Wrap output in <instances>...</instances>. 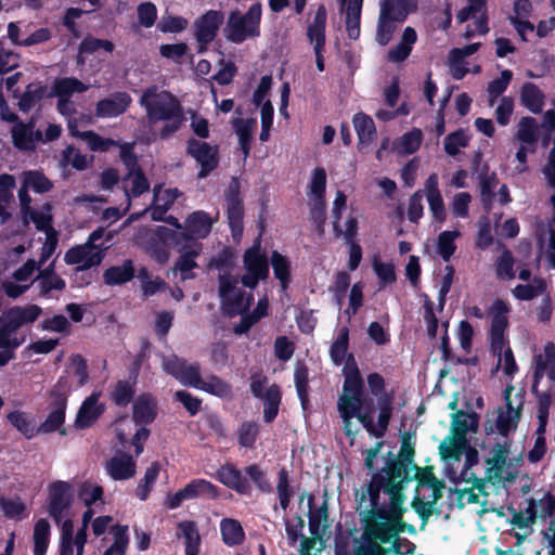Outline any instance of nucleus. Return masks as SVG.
I'll list each match as a JSON object with an SVG mask.
<instances>
[{
  "mask_svg": "<svg viewBox=\"0 0 555 555\" xmlns=\"http://www.w3.org/2000/svg\"><path fill=\"white\" fill-rule=\"evenodd\" d=\"M370 500V508L360 512V522H365V532L373 539L389 542L404 532L415 534L413 525L404 520L406 499L404 490L393 486L386 490H362L360 500Z\"/></svg>",
  "mask_w": 555,
  "mask_h": 555,
  "instance_id": "1",
  "label": "nucleus"
},
{
  "mask_svg": "<svg viewBox=\"0 0 555 555\" xmlns=\"http://www.w3.org/2000/svg\"><path fill=\"white\" fill-rule=\"evenodd\" d=\"M139 103L145 108L150 125L165 121L159 131L160 139H169L181 128L184 120L183 108L180 101L169 91L158 92L156 86H151L143 91Z\"/></svg>",
  "mask_w": 555,
  "mask_h": 555,
  "instance_id": "2",
  "label": "nucleus"
},
{
  "mask_svg": "<svg viewBox=\"0 0 555 555\" xmlns=\"http://www.w3.org/2000/svg\"><path fill=\"white\" fill-rule=\"evenodd\" d=\"M163 369L184 386L202 390L220 399H230L233 395L231 384L218 375L210 374L206 379H203L198 362L189 363L184 358L171 354L164 358Z\"/></svg>",
  "mask_w": 555,
  "mask_h": 555,
  "instance_id": "3",
  "label": "nucleus"
},
{
  "mask_svg": "<svg viewBox=\"0 0 555 555\" xmlns=\"http://www.w3.org/2000/svg\"><path fill=\"white\" fill-rule=\"evenodd\" d=\"M415 449L411 442V434L404 433L398 456L388 452L385 467L372 475L365 490H386L388 487L405 489V485L413 480L411 472L417 468L414 463Z\"/></svg>",
  "mask_w": 555,
  "mask_h": 555,
  "instance_id": "4",
  "label": "nucleus"
},
{
  "mask_svg": "<svg viewBox=\"0 0 555 555\" xmlns=\"http://www.w3.org/2000/svg\"><path fill=\"white\" fill-rule=\"evenodd\" d=\"M393 390L384 393L376 400L378 409L377 423L374 422L375 411L354 409L353 414L350 408L337 406L344 423V433L347 437L353 438L357 431L351 429V420L357 418L365 430L375 438H383L388 430L393 414Z\"/></svg>",
  "mask_w": 555,
  "mask_h": 555,
  "instance_id": "5",
  "label": "nucleus"
},
{
  "mask_svg": "<svg viewBox=\"0 0 555 555\" xmlns=\"http://www.w3.org/2000/svg\"><path fill=\"white\" fill-rule=\"evenodd\" d=\"M216 479L240 495L251 494L250 482L262 493L272 491L267 473L258 464H250L240 469L232 463H225L217 469Z\"/></svg>",
  "mask_w": 555,
  "mask_h": 555,
  "instance_id": "6",
  "label": "nucleus"
},
{
  "mask_svg": "<svg viewBox=\"0 0 555 555\" xmlns=\"http://www.w3.org/2000/svg\"><path fill=\"white\" fill-rule=\"evenodd\" d=\"M509 312V306L502 299H495L489 310L491 318L489 340L490 351L498 358V366L501 364L502 358L504 359V374L513 376L518 367L514 358L513 350L509 346L504 350L505 344V332L508 327L507 313Z\"/></svg>",
  "mask_w": 555,
  "mask_h": 555,
  "instance_id": "7",
  "label": "nucleus"
},
{
  "mask_svg": "<svg viewBox=\"0 0 555 555\" xmlns=\"http://www.w3.org/2000/svg\"><path fill=\"white\" fill-rule=\"evenodd\" d=\"M262 5L260 2L253 3L246 13L242 14L237 9L229 13L224 37L232 43L240 44L248 38L260 36V23Z\"/></svg>",
  "mask_w": 555,
  "mask_h": 555,
  "instance_id": "8",
  "label": "nucleus"
},
{
  "mask_svg": "<svg viewBox=\"0 0 555 555\" xmlns=\"http://www.w3.org/2000/svg\"><path fill=\"white\" fill-rule=\"evenodd\" d=\"M361 527V535L353 539V555H413L415 552V544L406 538L397 535L383 542L366 534L365 522Z\"/></svg>",
  "mask_w": 555,
  "mask_h": 555,
  "instance_id": "9",
  "label": "nucleus"
},
{
  "mask_svg": "<svg viewBox=\"0 0 555 555\" xmlns=\"http://www.w3.org/2000/svg\"><path fill=\"white\" fill-rule=\"evenodd\" d=\"M413 10L397 3L395 0H382L380 11L377 23L376 41L380 46H386L392 38L396 30V22L405 21Z\"/></svg>",
  "mask_w": 555,
  "mask_h": 555,
  "instance_id": "10",
  "label": "nucleus"
},
{
  "mask_svg": "<svg viewBox=\"0 0 555 555\" xmlns=\"http://www.w3.org/2000/svg\"><path fill=\"white\" fill-rule=\"evenodd\" d=\"M220 496V489L204 478H195L188 482L182 489L165 499V506L168 509L179 508L184 501L196 499L217 500Z\"/></svg>",
  "mask_w": 555,
  "mask_h": 555,
  "instance_id": "11",
  "label": "nucleus"
},
{
  "mask_svg": "<svg viewBox=\"0 0 555 555\" xmlns=\"http://www.w3.org/2000/svg\"><path fill=\"white\" fill-rule=\"evenodd\" d=\"M218 281V293L223 312L229 317H235L244 312L248 308L253 296L250 295L247 302H245V292L236 287L237 280L230 273L220 274Z\"/></svg>",
  "mask_w": 555,
  "mask_h": 555,
  "instance_id": "12",
  "label": "nucleus"
},
{
  "mask_svg": "<svg viewBox=\"0 0 555 555\" xmlns=\"http://www.w3.org/2000/svg\"><path fill=\"white\" fill-rule=\"evenodd\" d=\"M60 378L56 385L50 390L49 398V414L47 418L39 425L37 433L50 434L57 431L62 428L65 422L67 396L64 391L65 385Z\"/></svg>",
  "mask_w": 555,
  "mask_h": 555,
  "instance_id": "13",
  "label": "nucleus"
},
{
  "mask_svg": "<svg viewBox=\"0 0 555 555\" xmlns=\"http://www.w3.org/2000/svg\"><path fill=\"white\" fill-rule=\"evenodd\" d=\"M243 266L246 273L242 275L241 283L249 289H255L260 281L269 278V261L259 246L255 245L245 250Z\"/></svg>",
  "mask_w": 555,
  "mask_h": 555,
  "instance_id": "14",
  "label": "nucleus"
},
{
  "mask_svg": "<svg viewBox=\"0 0 555 555\" xmlns=\"http://www.w3.org/2000/svg\"><path fill=\"white\" fill-rule=\"evenodd\" d=\"M186 155L199 165L198 179L208 177L219 165V147L205 141L191 138L186 141Z\"/></svg>",
  "mask_w": 555,
  "mask_h": 555,
  "instance_id": "15",
  "label": "nucleus"
},
{
  "mask_svg": "<svg viewBox=\"0 0 555 555\" xmlns=\"http://www.w3.org/2000/svg\"><path fill=\"white\" fill-rule=\"evenodd\" d=\"M337 406L350 408V412L354 409L375 411L377 408L373 398L364 396V382L358 376L345 378Z\"/></svg>",
  "mask_w": 555,
  "mask_h": 555,
  "instance_id": "16",
  "label": "nucleus"
},
{
  "mask_svg": "<svg viewBox=\"0 0 555 555\" xmlns=\"http://www.w3.org/2000/svg\"><path fill=\"white\" fill-rule=\"evenodd\" d=\"M513 385H507L503 392V399L505 401L506 411L499 410V414L495 421V427L498 433L502 437H507L511 433L517 429L518 423L521 418V412L524 408V393L518 392L516 398L519 399L517 406L512 403V392L514 391Z\"/></svg>",
  "mask_w": 555,
  "mask_h": 555,
  "instance_id": "17",
  "label": "nucleus"
},
{
  "mask_svg": "<svg viewBox=\"0 0 555 555\" xmlns=\"http://www.w3.org/2000/svg\"><path fill=\"white\" fill-rule=\"evenodd\" d=\"M227 219L233 237L241 236L244 229V203L240 192V183L233 180L225 192Z\"/></svg>",
  "mask_w": 555,
  "mask_h": 555,
  "instance_id": "18",
  "label": "nucleus"
},
{
  "mask_svg": "<svg viewBox=\"0 0 555 555\" xmlns=\"http://www.w3.org/2000/svg\"><path fill=\"white\" fill-rule=\"evenodd\" d=\"M224 20V14L220 10H209L195 21L196 41L206 46L215 40L219 28Z\"/></svg>",
  "mask_w": 555,
  "mask_h": 555,
  "instance_id": "19",
  "label": "nucleus"
},
{
  "mask_svg": "<svg viewBox=\"0 0 555 555\" xmlns=\"http://www.w3.org/2000/svg\"><path fill=\"white\" fill-rule=\"evenodd\" d=\"M72 487L68 482L57 480L49 486V515L60 522L63 517V512L69 507L72 501Z\"/></svg>",
  "mask_w": 555,
  "mask_h": 555,
  "instance_id": "20",
  "label": "nucleus"
},
{
  "mask_svg": "<svg viewBox=\"0 0 555 555\" xmlns=\"http://www.w3.org/2000/svg\"><path fill=\"white\" fill-rule=\"evenodd\" d=\"M132 99L126 91H116L107 98L98 101L95 116L99 118H112L124 114L130 106Z\"/></svg>",
  "mask_w": 555,
  "mask_h": 555,
  "instance_id": "21",
  "label": "nucleus"
},
{
  "mask_svg": "<svg viewBox=\"0 0 555 555\" xmlns=\"http://www.w3.org/2000/svg\"><path fill=\"white\" fill-rule=\"evenodd\" d=\"M103 251L101 249L93 251L90 245H77L70 247L64 256L67 264H77V271L91 269L99 266L103 260Z\"/></svg>",
  "mask_w": 555,
  "mask_h": 555,
  "instance_id": "22",
  "label": "nucleus"
},
{
  "mask_svg": "<svg viewBox=\"0 0 555 555\" xmlns=\"http://www.w3.org/2000/svg\"><path fill=\"white\" fill-rule=\"evenodd\" d=\"M42 313V308L38 305H28L25 307L14 306L8 309L0 319H4L3 325L11 331H17L25 324L34 323Z\"/></svg>",
  "mask_w": 555,
  "mask_h": 555,
  "instance_id": "23",
  "label": "nucleus"
},
{
  "mask_svg": "<svg viewBox=\"0 0 555 555\" xmlns=\"http://www.w3.org/2000/svg\"><path fill=\"white\" fill-rule=\"evenodd\" d=\"M425 192L433 219L439 223L444 222L447 211L439 190V179L437 173H430L425 181Z\"/></svg>",
  "mask_w": 555,
  "mask_h": 555,
  "instance_id": "24",
  "label": "nucleus"
},
{
  "mask_svg": "<svg viewBox=\"0 0 555 555\" xmlns=\"http://www.w3.org/2000/svg\"><path fill=\"white\" fill-rule=\"evenodd\" d=\"M105 470L113 480H127L134 477L137 463L132 455L120 453L106 461Z\"/></svg>",
  "mask_w": 555,
  "mask_h": 555,
  "instance_id": "25",
  "label": "nucleus"
},
{
  "mask_svg": "<svg viewBox=\"0 0 555 555\" xmlns=\"http://www.w3.org/2000/svg\"><path fill=\"white\" fill-rule=\"evenodd\" d=\"M545 359L538 354L534 357V371H533V383L531 387L532 392L538 391V385L547 373L551 380L555 382V344L552 341L546 343L544 346Z\"/></svg>",
  "mask_w": 555,
  "mask_h": 555,
  "instance_id": "26",
  "label": "nucleus"
},
{
  "mask_svg": "<svg viewBox=\"0 0 555 555\" xmlns=\"http://www.w3.org/2000/svg\"><path fill=\"white\" fill-rule=\"evenodd\" d=\"M157 416V401L151 393H141L132 405V421L140 426L152 424Z\"/></svg>",
  "mask_w": 555,
  "mask_h": 555,
  "instance_id": "27",
  "label": "nucleus"
},
{
  "mask_svg": "<svg viewBox=\"0 0 555 555\" xmlns=\"http://www.w3.org/2000/svg\"><path fill=\"white\" fill-rule=\"evenodd\" d=\"M104 411L105 405L99 403V396L92 393L82 402L77 412L75 420L76 427L80 429L90 428Z\"/></svg>",
  "mask_w": 555,
  "mask_h": 555,
  "instance_id": "28",
  "label": "nucleus"
},
{
  "mask_svg": "<svg viewBox=\"0 0 555 555\" xmlns=\"http://www.w3.org/2000/svg\"><path fill=\"white\" fill-rule=\"evenodd\" d=\"M88 87L75 77H65L56 79L49 96L56 95L59 98L57 109L61 114H65L64 103L68 102V98L77 92L82 93Z\"/></svg>",
  "mask_w": 555,
  "mask_h": 555,
  "instance_id": "29",
  "label": "nucleus"
},
{
  "mask_svg": "<svg viewBox=\"0 0 555 555\" xmlns=\"http://www.w3.org/2000/svg\"><path fill=\"white\" fill-rule=\"evenodd\" d=\"M179 251L181 255L172 267L173 273H180L182 282L195 279L196 274L193 270L198 267L195 259L199 256V250L193 248L186 249V246H183L179 248Z\"/></svg>",
  "mask_w": 555,
  "mask_h": 555,
  "instance_id": "30",
  "label": "nucleus"
},
{
  "mask_svg": "<svg viewBox=\"0 0 555 555\" xmlns=\"http://www.w3.org/2000/svg\"><path fill=\"white\" fill-rule=\"evenodd\" d=\"M177 538L184 539L185 555H198L201 550V535L194 520H182L177 525Z\"/></svg>",
  "mask_w": 555,
  "mask_h": 555,
  "instance_id": "31",
  "label": "nucleus"
},
{
  "mask_svg": "<svg viewBox=\"0 0 555 555\" xmlns=\"http://www.w3.org/2000/svg\"><path fill=\"white\" fill-rule=\"evenodd\" d=\"M135 276L133 261L124 260L121 266H111L103 273L104 283L108 286L122 285Z\"/></svg>",
  "mask_w": 555,
  "mask_h": 555,
  "instance_id": "32",
  "label": "nucleus"
},
{
  "mask_svg": "<svg viewBox=\"0 0 555 555\" xmlns=\"http://www.w3.org/2000/svg\"><path fill=\"white\" fill-rule=\"evenodd\" d=\"M352 121L358 135L359 146L366 147L371 145L377 134L372 117L364 113H357Z\"/></svg>",
  "mask_w": 555,
  "mask_h": 555,
  "instance_id": "33",
  "label": "nucleus"
},
{
  "mask_svg": "<svg viewBox=\"0 0 555 555\" xmlns=\"http://www.w3.org/2000/svg\"><path fill=\"white\" fill-rule=\"evenodd\" d=\"M184 224L193 238H205L211 232L212 220L206 211L196 210L189 215Z\"/></svg>",
  "mask_w": 555,
  "mask_h": 555,
  "instance_id": "34",
  "label": "nucleus"
},
{
  "mask_svg": "<svg viewBox=\"0 0 555 555\" xmlns=\"http://www.w3.org/2000/svg\"><path fill=\"white\" fill-rule=\"evenodd\" d=\"M364 0H348L345 14V24L347 36L351 40H357L360 37L361 28H360V20L362 5ZM343 3L346 0H341Z\"/></svg>",
  "mask_w": 555,
  "mask_h": 555,
  "instance_id": "35",
  "label": "nucleus"
},
{
  "mask_svg": "<svg viewBox=\"0 0 555 555\" xmlns=\"http://www.w3.org/2000/svg\"><path fill=\"white\" fill-rule=\"evenodd\" d=\"M511 442L504 441L503 443L496 442L493 446V456L486 460L488 468L489 479L491 473H494V478L501 479L504 466L506 465L507 455L509 453Z\"/></svg>",
  "mask_w": 555,
  "mask_h": 555,
  "instance_id": "36",
  "label": "nucleus"
},
{
  "mask_svg": "<svg viewBox=\"0 0 555 555\" xmlns=\"http://www.w3.org/2000/svg\"><path fill=\"white\" fill-rule=\"evenodd\" d=\"M349 332L348 326L339 327L337 336L330 347V358L335 365L343 364L349 354Z\"/></svg>",
  "mask_w": 555,
  "mask_h": 555,
  "instance_id": "37",
  "label": "nucleus"
},
{
  "mask_svg": "<svg viewBox=\"0 0 555 555\" xmlns=\"http://www.w3.org/2000/svg\"><path fill=\"white\" fill-rule=\"evenodd\" d=\"M48 87L46 85L30 82L26 86L24 93L18 101V108L23 113H28L37 102L48 95Z\"/></svg>",
  "mask_w": 555,
  "mask_h": 555,
  "instance_id": "38",
  "label": "nucleus"
},
{
  "mask_svg": "<svg viewBox=\"0 0 555 555\" xmlns=\"http://www.w3.org/2000/svg\"><path fill=\"white\" fill-rule=\"evenodd\" d=\"M21 177L22 182L35 193L44 194L53 189V182L40 170H25Z\"/></svg>",
  "mask_w": 555,
  "mask_h": 555,
  "instance_id": "39",
  "label": "nucleus"
},
{
  "mask_svg": "<svg viewBox=\"0 0 555 555\" xmlns=\"http://www.w3.org/2000/svg\"><path fill=\"white\" fill-rule=\"evenodd\" d=\"M270 263L272 266L275 279L280 282L281 288L285 291L291 284L289 259L278 250H273L271 253Z\"/></svg>",
  "mask_w": 555,
  "mask_h": 555,
  "instance_id": "40",
  "label": "nucleus"
},
{
  "mask_svg": "<svg viewBox=\"0 0 555 555\" xmlns=\"http://www.w3.org/2000/svg\"><path fill=\"white\" fill-rule=\"evenodd\" d=\"M222 541L228 546L238 545L244 541L245 533L241 522L233 518H223L220 522Z\"/></svg>",
  "mask_w": 555,
  "mask_h": 555,
  "instance_id": "41",
  "label": "nucleus"
},
{
  "mask_svg": "<svg viewBox=\"0 0 555 555\" xmlns=\"http://www.w3.org/2000/svg\"><path fill=\"white\" fill-rule=\"evenodd\" d=\"M520 100L525 107L533 114H539L544 104L542 91L532 82H526L520 92Z\"/></svg>",
  "mask_w": 555,
  "mask_h": 555,
  "instance_id": "42",
  "label": "nucleus"
},
{
  "mask_svg": "<svg viewBox=\"0 0 555 555\" xmlns=\"http://www.w3.org/2000/svg\"><path fill=\"white\" fill-rule=\"evenodd\" d=\"M295 387L304 410L309 405V369L305 363L298 362L294 371Z\"/></svg>",
  "mask_w": 555,
  "mask_h": 555,
  "instance_id": "43",
  "label": "nucleus"
},
{
  "mask_svg": "<svg viewBox=\"0 0 555 555\" xmlns=\"http://www.w3.org/2000/svg\"><path fill=\"white\" fill-rule=\"evenodd\" d=\"M15 185L16 181L14 176L10 173L0 175V218L3 223L11 217L5 205L13 199V189Z\"/></svg>",
  "mask_w": 555,
  "mask_h": 555,
  "instance_id": "44",
  "label": "nucleus"
},
{
  "mask_svg": "<svg viewBox=\"0 0 555 555\" xmlns=\"http://www.w3.org/2000/svg\"><path fill=\"white\" fill-rule=\"evenodd\" d=\"M51 527L46 518H40L34 527V555H46L50 543Z\"/></svg>",
  "mask_w": 555,
  "mask_h": 555,
  "instance_id": "45",
  "label": "nucleus"
},
{
  "mask_svg": "<svg viewBox=\"0 0 555 555\" xmlns=\"http://www.w3.org/2000/svg\"><path fill=\"white\" fill-rule=\"evenodd\" d=\"M7 420L26 439H31L38 434L34 425V420L26 412L14 410L8 413Z\"/></svg>",
  "mask_w": 555,
  "mask_h": 555,
  "instance_id": "46",
  "label": "nucleus"
},
{
  "mask_svg": "<svg viewBox=\"0 0 555 555\" xmlns=\"http://www.w3.org/2000/svg\"><path fill=\"white\" fill-rule=\"evenodd\" d=\"M539 137L540 131L537 119L530 116L522 117L518 122L517 140L525 144L534 145Z\"/></svg>",
  "mask_w": 555,
  "mask_h": 555,
  "instance_id": "47",
  "label": "nucleus"
},
{
  "mask_svg": "<svg viewBox=\"0 0 555 555\" xmlns=\"http://www.w3.org/2000/svg\"><path fill=\"white\" fill-rule=\"evenodd\" d=\"M263 409V421L266 423H272L278 413L282 400L281 389L276 384L271 385L266 391V398Z\"/></svg>",
  "mask_w": 555,
  "mask_h": 555,
  "instance_id": "48",
  "label": "nucleus"
},
{
  "mask_svg": "<svg viewBox=\"0 0 555 555\" xmlns=\"http://www.w3.org/2000/svg\"><path fill=\"white\" fill-rule=\"evenodd\" d=\"M160 472V464L158 462H152L146 468L144 478L138 483L135 488V495L142 500H147Z\"/></svg>",
  "mask_w": 555,
  "mask_h": 555,
  "instance_id": "49",
  "label": "nucleus"
},
{
  "mask_svg": "<svg viewBox=\"0 0 555 555\" xmlns=\"http://www.w3.org/2000/svg\"><path fill=\"white\" fill-rule=\"evenodd\" d=\"M461 236L459 230L443 231L437 238V251L444 261H449L456 250L455 238Z\"/></svg>",
  "mask_w": 555,
  "mask_h": 555,
  "instance_id": "50",
  "label": "nucleus"
},
{
  "mask_svg": "<svg viewBox=\"0 0 555 555\" xmlns=\"http://www.w3.org/2000/svg\"><path fill=\"white\" fill-rule=\"evenodd\" d=\"M314 495L313 494H309L308 495V505H309V514H308V517H309V529H310V532L313 537H319L320 534V524H321V520H324L326 521L327 518H328V507H327V502L324 501L322 503V505L313 511L312 509V506L314 504Z\"/></svg>",
  "mask_w": 555,
  "mask_h": 555,
  "instance_id": "51",
  "label": "nucleus"
},
{
  "mask_svg": "<svg viewBox=\"0 0 555 555\" xmlns=\"http://www.w3.org/2000/svg\"><path fill=\"white\" fill-rule=\"evenodd\" d=\"M112 533L114 542L103 555H126L129 544L128 527L116 525L112 528Z\"/></svg>",
  "mask_w": 555,
  "mask_h": 555,
  "instance_id": "52",
  "label": "nucleus"
},
{
  "mask_svg": "<svg viewBox=\"0 0 555 555\" xmlns=\"http://www.w3.org/2000/svg\"><path fill=\"white\" fill-rule=\"evenodd\" d=\"M449 441H442L439 446V453L442 460H455L459 461L461 455L463 454L467 440H462V438L453 437L448 438Z\"/></svg>",
  "mask_w": 555,
  "mask_h": 555,
  "instance_id": "53",
  "label": "nucleus"
},
{
  "mask_svg": "<svg viewBox=\"0 0 555 555\" xmlns=\"http://www.w3.org/2000/svg\"><path fill=\"white\" fill-rule=\"evenodd\" d=\"M276 493L281 508L286 511L289 507L294 491L289 483L288 470L285 467H282L278 473Z\"/></svg>",
  "mask_w": 555,
  "mask_h": 555,
  "instance_id": "54",
  "label": "nucleus"
},
{
  "mask_svg": "<svg viewBox=\"0 0 555 555\" xmlns=\"http://www.w3.org/2000/svg\"><path fill=\"white\" fill-rule=\"evenodd\" d=\"M134 393L133 384L128 380H118L111 392V400L115 405L125 408L132 401Z\"/></svg>",
  "mask_w": 555,
  "mask_h": 555,
  "instance_id": "55",
  "label": "nucleus"
},
{
  "mask_svg": "<svg viewBox=\"0 0 555 555\" xmlns=\"http://www.w3.org/2000/svg\"><path fill=\"white\" fill-rule=\"evenodd\" d=\"M100 49L112 53L115 49V46L107 39L95 38L91 35H87L78 46L79 53L86 55L93 54Z\"/></svg>",
  "mask_w": 555,
  "mask_h": 555,
  "instance_id": "56",
  "label": "nucleus"
},
{
  "mask_svg": "<svg viewBox=\"0 0 555 555\" xmlns=\"http://www.w3.org/2000/svg\"><path fill=\"white\" fill-rule=\"evenodd\" d=\"M81 140L87 143L92 152H107L111 147L118 144L115 140L103 138L93 130L83 131L81 133Z\"/></svg>",
  "mask_w": 555,
  "mask_h": 555,
  "instance_id": "57",
  "label": "nucleus"
},
{
  "mask_svg": "<svg viewBox=\"0 0 555 555\" xmlns=\"http://www.w3.org/2000/svg\"><path fill=\"white\" fill-rule=\"evenodd\" d=\"M259 435L256 422H243L237 430V441L242 448L254 449Z\"/></svg>",
  "mask_w": 555,
  "mask_h": 555,
  "instance_id": "58",
  "label": "nucleus"
},
{
  "mask_svg": "<svg viewBox=\"0 0 555 555\" xmlns=\"http://www.w3.org/2000/svg\"><path fill=\"white\" fill-rule=\"evenodd\" d=\"M512 79V70L504 69L501 72V76L499 78H495L488 83L487 92L489 94L490 105H493L494 101L505 92Z\"/></svg>",
  "mask_w": 555,
  "mask_h": 555,
  "instance_id": "59",
  "label": "nucleus"
},
{
  "mask_svg": "<svg viewBox=\"0 0 555 555\" xmlns=\"http://www.w3.org/2000/svg\"><path fill=\"white\" fill-rule=\"evenodd\" d=\"M469 138L463 129H457L449 133L443 141V147L448 155L456 156L460 152V147H466L468 145Z\"/></svg>",
  "mask_w": 555,
  "mask_h": 555,
  "instance_id": "60",
  "label": "nucleus"
},
{
  "mask_svg": "<svg viewBox=\"0 0 555 555\" xmlns=\"http://www.w3.org/2000/svg\"><path fill=\"white\" fill-rule=\"evenodd\" d=\"M411 507L418 515L422 520L421 530H424L428 519L433 515H440V509L433 506V503H427L420 498L418 493L415 494L411 502Z\"/></svg>",
  "mask_w": 555,
  "mask_h": 555,
  "instance_id": "61",
  "label": "nucleus"
},
{
  "mask_svg": "<svg viewBox=\"0 0 555 555\" xmlns=\"http://www.w3.org/2000/svg\"><path fill=\"white\" fill-rule=\"evenodd\" d=\"M372 266L382 286L392 284L396 282L397 275L395 271V266L391 262H382L379 260V257L376 256L373 259Z\"/></svg>",
  "mask_w": 555,
  "mask_h": 555,
  "instance_id": "62",
  "label": "nucleus"
},
{
  "mask_svg": "<svg viewBox=\"0 0 555 555\" xmlns=\"http://www.w3.org/2000/svg\"><path fill=\"white\" fill-rule=\"evenodd\" d=\"M535 285L518 284L513 289V295L519 300H531L545 289V283L542 279L534 280Z\"/></svg>",
  "mask_w": 555,
  "mask_h": 555,
  "instance_id": "63",
  "label": "nucleus"
},
{
  "mask_svg": "<svg viewBox=\"0 0 555 555\" xmlns=\"http://www.w3.org/2000/svg\"><path fill=\"white\" fill-rule=\"evenodd\" d=\"M74 522L70 519L63 521L60 537V555H74Z\"/></svg>",
  "mask_w": 555,
  "mask_h": 555,
  "instance_id": "64",
  "label": "nucleus"
}]
</instances>
